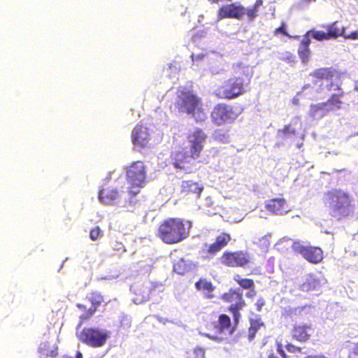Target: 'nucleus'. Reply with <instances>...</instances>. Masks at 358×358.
Instances as JSON below:
<instances>
[{"instance_id": "72a5a7b5", "label": "nucleus", "mask_w": 358, "mask_h": 358, "mask_svg": "<svg viewBox=\"0 0 358 358\" xmlns=\"http://www.w3.org/2000/svg\"><path fill=\"white\" fill-rule=\"evenodd\" d=\"M234 280L243 289H252L255 287L253 280L250 278H242L238 274L234 275Z\"/></svg>"}, {"instance_id": "58836bf2", "label": "nucleus", "mask_w": 358, "mask_h": 358, "mask_svg": "<svg viewBox=\"0 0 358 358\" xmlns=\"http://www.w3.org/2000/svg\"><path fill=\"white\" fill-rule=\"evenodd\" d=\"M276 350L282 358H289V356L284 350L282 343L280 341L276 342Z\"/></svg>"}, {"instance_id": "6ab92c4d", "label": "nucleus", "mask_w": 358, "mask_h": 358, "mask_svg": "<svg viewBox=\"0 0 358 358\" xmlns=\"http://www.w3.org/2000/svg\"><path fill=\"white\" fill-rule=\"evenodd\" d=\"M265 207L268 212L275 215H283L291 211V208L282 197L268 200Z\"/></svg>"}, {"instance_id": "6e6552de", "label": "nucleus", "mask_w": 358, "mask_h": 358, "mask_svg": "<svg viewBox=\"0 0 358 358\" xmlns=\"http://www.w3.org/2000/svg\"><path fill=\"white\" fill-rule=\"evenodd\" d=\"M220 261L222 265L227 266V267L245 268L250 264L251 257H250V254L246 251L226 250L222 254V255L220 258Z\"/></svg>"}, {"instance_id": "3c124183", "label": "nucleus", "mask_w": 358, "mask_h": 358, "mask_svg": "<svg viewBox=\"0 0 358 358\" xmlns=\"http://www.w3.org/2000/svg\"><path fill=\"white\" fill-rule=\"evenodd\" d=\"M139 192V191H136V192H134L132 190H129V194L131 195V196H134L136 195V194H138Z\"/></svg>"}, {"instance_id": "a18cd8bd", "label": "nucleus", "mask_w": 358, "mask_h": 358, "mask_svg": "<svg viewBox=\"0 0 358 358\" xmlns=\"http://www.w3.org/2000/svg\"><path fill=\"white\" fill-rule=\"evenodd\" d=\"M256 294L255 291L252 288V290L246 294L247 297H252Z\"/></svg>"}, {"instance_id": "dca6fc26", "label": "nucleus", "mask_w": 358, "mask_h": 358, "mask_svg": "<svg viewBox=\"0 0 358 358\" xmlns=\"http://www.w3.org/2000/svg\"><path fill=\"white\" fill-rule=\"evenodd\" d=\"M180 187V192L182 197L195 200L201 197L204 189L203 185L191 179L182 180Z\"/></svg>"}, {"instance_id": "c756f323", "label": "nucleus", "mask_w": 358, "mask_h": 358, "mask_svg": "<svg viewBox=\"0 0 358 358\" xmlns=\"http://www.w3.org/2000/svg\"><path fill=\"white\" fill-rule=\"evenodd\" d=\"M76 306L83 312L79 317V322L77 329L80 327L86 321L90 320L96 312L94 308H87L83 303H77Z\"/></svg>"}, {"instance_id": "a878e982", "label": "nucleus", "mask_w": 358, "mask_h": 358, "mask_svg": "<svg viewBox=\"0 0 358 358\" xmlns=\"http://www.w3.org/2000/svg\"><path fill=\"white\" fill-rule=\"evenodd\" d=\"M195 267L196 264L193 262L181 258L174 264L173 270L179 275H185L192 271Z\"/></svg>"}, {"instance_id": "37998d69", "label": "nucleus", "mask_w": 358, "mask_h": 358, "mask_svg": "<svg viewBox=\"0 0 358 358\" xmlns=\"http://www.w3.org/2000/svg\"><path fill=\"white\" fill-rule=\"evenodd\" d=\"M343 36L345 38H349V39H352V40L358 39V31H354L348 35H345L344 34V36Z\"/></svg>"}, {"instance_id": "473e14b6", "label": "nucleus", "mask_w": 358, "mask_h": 358, "mask_svg": "<svg viewBox=\"0 0 358 358\" xmlns=\"http://www.w3.org/2000/svg\"><path fill=\"white\" fill-rule=\"evenodd\" d=\"M336 22L331 23L327 27V35L329 40L331 38H336L340 36H344L345 29H339L336 26Z\"/></svg>"}, {"instance_id": "ea45409f", "label": "nucleus", "mask_w": 358, "mask_h": 358, "mask_svg": "<svg viewBox=\"0 0 358 358\" xmlns=\"http://www.w3.org/2000/svg\"><path fill=\"white\" fill-rule=\"evenodd\" d=\"M205 351L203 349L201 348H196L194 350V354L192 357H189V358H204Z\"/></svg>"}, {"instance_id": "4c0bfd02", "label": "nucleus", "mask_w": 358, "mask_h": 358, "mask_svg": "<svg viewBox=\"0 0 358 358\" xmlns=\"http://www.w3.org/2000/svg\"><path fill=\"white\" fill-rule=\"evenodd\" d=\"M279 34L290 37L286 31V23L285 22H282L280 26L273 31V34L275 36H277Z\"/></svg>"}, {"instance_id": "8fccbe9b", "label": "nucleus", "mask_w": 358, "mask_h": 358, "mask_svg": "<svg viewBox=\"0 0 358 358\" xmlns=\"http://www.w3.org/2000/svg\"><path fill=\"white\" fill-rule=\"evenodd\" d=\"M76 358H83V355L80 352H77Z\"/></svg>"}, {"instance_id": "f03ea898", "label": "nucleus", "mask_w": 358, "mask_h": 358, "mask_svg": "<svg viewBox=\"0 0 358 358\" xmlns=\"http://www.w3.org/2000/svg\"><path fill=\"white\" fill-rule=\"evenodd\" d=\"M192 223L178 217H169L160 222L157 236L167 245L178 243L186 239L190 233Z\"/></svg>"}, {"instance_id": "cd10ccee", "label": "nucleus", "mask_w": 358, "mask_h": 358, "mask_svg": "<svg viewBox=\"0 0 358 358\" xmlns=\"http://www.w3.org/2000/svg\"><path fill=\"white\" fill-rule=\"evenodd\" d=\"M308 33L309 32H308L304 36L303 40L301 41L299 44V47L298 49L299 56L303 62H306L310 55V50L309 48V45L310 44V39L308 36Z\"/></svg>"}, {"instance_id": "09e8293b", "label": "nucleus", "mask_w": 358, "mask_h": 358, "mask_svg": "<svg viewBox=\"0 0 358 358\" xmlns=\"http://www.w3.org/2000/svg\"><path fill=\"white\" fill-rule=\"evenodd\" d=\"M211 3H218L220 1H222V0H208Z\"/></svg>"}, {"instance_id": "b1692460", "label": "nucleus", "mask_w": 358, "mask_h": 358, "mask_svg": "<svg viewBox=\"0 0 358 358\" xmlns=\"http://www.w3.org/2000/svg\"><path fill=\"white\" fill-rule=\"evenodd\" d=\"M330 108L325 102L316 104H311L310 106L309 115L316 120H320L330 113Z\"/></svg>"}, {"instance_id": "79ce46f5", "label": "nucleus", "mask_w": 358, "mask_h": 358, "mask_svg": "<svg viewBox=\"0 0 358 358\" xmlns=\"http://www.w3.org/2000/svg\"><path fill=\"white\" fill-rule=\"evenodd\" d=\"M265 306V301L263 298H259L257 299V302L255 303L256 310L258 312L262 311V309L263 306Z\"/></svg>"}, {"instance_id": "20e7f679", "label": "nucleus", "mask_w": 358, "mask_h": 358, "mask_svg": "<svg viewBox=\"0 0 358 358\" xmlns=\"http://www.w3.org/2000/svg\"><path fill=\"white\" fill-rule=\"evenodd\" d=\"M325 204L330 215L338 220L348 216L351 212L350 195L339 189H334L325 194Z\"/></svg>"}, {"instance_id": "2f4dec72", "label": "nucleus", "mask_w": 358, "mask_h": 358, "mask_svg": "<svg viewBox=\"0 0 358 358\" xmlns=\"http://www.w3.org/2000/svg\"><path fill=\"white\" fill-rule=\"evenodd\" d=\"M297 134V129L292 123L285 125L283 128L278 129L277 131V135L280 138H287L291 136H296Z\"/></svg>"}, {"instance_id": "a19ab883", "label": "nucleus", "mask_w": 358, "mask_h": 358, "mask_svg": "<svg viewBox=\"0 0 358 358\" xmlns=\"http://www.w3.org/2000/svg\"><path fill=\"white\" fill-rule=\"evenodd\" d=\"M150 299V293L146 292L145 294L143 295L141 298H138L136 295V297L134 299V302L136 303H141L148 301Z\"/></svg>"}, {"instance_id": "393cba45", "label": "nucleus", "mask_w": 358, "mask_h": 358, "mask_svg": "<svg viewBox=\"0 0 358 358\" xmlns=\"http://www.w3.org/2000/svg\"><path fill=\"white\" fill-rule=\"evenodd\" d=\"M216 332L222 334L227 331L229 334H232L234 328L231 325L230 317L226 314H221L218 317L217 324L215 327Z\"/></svg>"}, {"instance_id": "0eeeda50", "label": "nucleus", "mask_w": 358, "mask_h": 358, "mask_svg": "<svg viewBox=\"0 0 358 358\" xmlns=\"http://www.w3.org/2000/svg\"><path fill=\"white\" fill-rule=\"evenodd\" d=\"M236 108L225 103H217L212 109L210 119L213 124L222 126L234 122L238 117Z\"/></svg>"}, {"instance_id": "a211bd4d", "label": "nucleus", "mask_w": 358, "mask_h": 358, "mask_svg": "<svg viewBox=\"0 0 358 358\" xmlns=\"http://www.w3.org/2000/svg\"><path fill=\"white\" fill-rule=\"evenodd\" d=\"M327 89L329 91H339L338 93L332 94L325 101L328 107L330 108V110L333 111L341 109L344 103L342 99L344 96L345 93L343 91H341L340 85L331 83L327 85Z\"/></svg>"}, {"instance_id": "f704fd0d", "label": "nucleus", "mask_w": 358, "mask_h": 358, "mask_svg": "<svg viewBox=\"0 0 358 358\" xmlns=\"http://www.w3.org/2000/svg\"><path fill=\"white\" fill-rule=\"evenodd\" d=\"M285 348L286 350L292 354H302L303 348L301 347L297 346L296 345L292 344V343H287L285 345Z\"/></svg>"}, {"instance_id": "f3484780", "label": "nucleus", "mask_w": 358, "mask_h": 358, "mask_svg": "<svg viewBox=\"0 0 358 358\" xmlns=\"http://www.w3.org/2000/svg\"><path fill=\"white\" fill-rule=\"evenodd\" d=\"M131 141L133 144L139 148L148 145L150 140V134L148 129L142 124H136L131 131Z\"/></svg>"}, {"instance_id": "7c9ffc66", "label": "nucleus", "mask_w": 358, "mask_h": 358, "mask_svg": "<svg viewBox=\"0 0 358 358\" xmlns=\"http://www.w3.org/2000/svg\"><path fill=\"white\" fill-rule=\"evenodd\" d=\"M87 299L91 303V307L94 308L96 311L101 304L104 303L106 305L108 303V301H106L104 296L98 291L92 292Z\"/></svg>"}, {"instance_id": "4468645a", "label": "nucleus", "mask_w": 358, "mask_h": 358, "mask_svg": "<svg viewBox=\"0 0 358 358\" xmlns=\"http://www.w3.org/2000/svg\"><path fill=\"white\" fill-rule=\"evenodd\" d=\"M170 159L171 164L176 169L183 170L187 173H192L191 170L193 165L192 157L185 148L172 151Z\"/></svg>"}, {"instance_id": "f8f14e48", "label": "nucleus", "mask_w": 358, "mask_h": 358, "mask_svg": "<svg viewBox=\"0 0 358 358\" xmlns=\"http://www.w3.org/2000/svg\"><path fill=\"white\" fill-rule=\"evenodd\" d=\"M315 333V327L311 322H295L291 329L290 334L292 340L300 343L308 342Z\"/></svg>"}, {"instance_id": "e433bc0d", "label": "nucleus", "mask_w": 358, "mask_h": 358, "mask_svg": "<svg viewBox=\"0 0 358 358\" xmlns=\"http://www.w3.org/2000/svg\"><path fill=\"white\" fill-rule=\"evenodd\" d=\"M102 234L101 230L99 227H95L91 229L90 231V238L92 241L97 240Z\"/></svg>"}, {"instance_id": "423d86ee", "label": "nucleus", "mask_w": 358, "mask_h": 358, "mask_svg": "<svg viewBox=\"0 0 358 358\" xmlns=\"http://www.w3.org/2000/svg\"><path fill=\"white\" fill-rule=\"evenodd\" d=\"M78 341L94 348H101L107 342L109 333L96 327H85L80 331L76 333Z\"/></svg>"}, {"instance_id": "f257e3e1", "label": "nucleus", "mask_w": 358, "mask_h": 358, "mask_svg": "<svg viewBox=\"0 0 358 358\" xmlns=\"http://www.w3.org/2000/svg\"><path fill=\"white\" fill-rule=\"evenodd\" d=\"M232 69V76L224 80L213 92V94L219 99L231 100L243 95L251 82L252 72L248 66L237 63L233 64Z\"/></svg>"}, {"instance_id": "1a4fd4ad", "label": "nucleus", "mask_w": 358, "mask_h": 358, "mask_svg": "<svg viewBox=\"0 0 358 358\" xmlns=\"http://www.w3.org/2000/svg\"><path fill=\"white\" fill-rule=\"evenodd\" d=\"M292 249L294 253L301 255L306 261L313 264L322 262L324 259L323 250L320 247L303 245L299 241L293 242Z\"/></svg>"}, {"instance_id": "9b49d317", "label": "nucleus", "mask_w": 358, "mask_h": 358, "mask_svg": "<svg viewBox=\"0 0 358 358\" xmlns=\"http://www.w3.org/2000/svg\"><path fill=\"white\" fill-rule=\"evenodd\" d=\"M128 182L133 187H142L145 183L146 171L143 162H134L126 171Z\"/></svg>"}, {"instance_id": "5701e85b", "label": "nucleus", "mask_w": 358, "mask_h": 358, "mask_svg": "<svg viewBox=\"0 0 358 358\" xmlns=\"http://www.w3.org/2000/svg\"><path fill=\"white\" fill-rule=\"evenodd\" d=\"M120 192L116 189H101L99 193L100 201L106 205L116 203L120 199Z\"/></svg>"}, {"instance_id": "c03bdc74", "label": "nucleus", "mask_w": 358, "mask_h": 358, "mask_svg": "<svg viewBox=\"0 0 358 358\" xmlns=\"http://www.w3.org/2000/svg\"><path fill=\"white\" fill-rule=\"evenodd\" d=\"M352 354L354 355L358 356V342L355 344L353 350H352Z\"/></svg>"}, {"instance_id": "c9c22d12", "label": "nucleus", "mask_w": 358, "mask_h": 358, "mask_svg": "<svg viewBox=\"0 0 358 358\" xmlns=\"http://www.w3.org/2000/svg\"><path fill=\"white\" fill-rule=\"evenodd\" d=\"M312 36L317 41L329 40L327 32L323 31H313Z\"/></svg>"}, {"instance_id": "c85d7f7f", "label": "nucleus", "mask_w": 358, "mask_h": 358, "mask_svg": "<svg viewBox=\"0 0 358 358\" xmlns=\"http://www.w3.org/2000/svg\"><path fill=\"white\" fill-rule=\"evenodd\" d=\"M249 322L250 327L248 328V338L251 341L255 338L257 332L261 327H264L265 324L260 316H257L255 318H250Z\"/></svg>"}, {"instance_id": "7ed1b4c3", "label": "nucleus", "mask_w": 358, "mask_h": 358, "mask_svg": "<svg viewBox=\"0 0 358 358\" xmlns=\"http://www.w3.org/2000/svg\"><path fill=\"white\" fill-rule=\"evenodd\" d=\"M175 106L179 113L191 115L197 122H201L206 118L201 98L192 90L185 88L178 90Z\"/></svg>"}, {"instance_id": "aec40b11", "label": "nucleus", "mask_w": 358, "mask_h": 358, "mask_svg": "<svg viewBox=\"0 0 358 358\" xmlns=\"http://www.w3.org/2000/svg\"><path fill=\"white\" fill-rule=\"evenodd\" d=\"M196 289L206 299H213L216 297L215 286L206 278H200L194 284Z\"/></svg>"}, {"instance_id": "bb28decb", "label": "nucleus", "mask_w": 358, "mask_h": 358, "mask_svg": "<svg viewBox=\"0 0 358 358\" xmlns=\"http://www.w3.org/2000/svg\"><path fill=\"white\" fill-rule=\"evenodd\" d=\"M320 287V281L313 273H309L306 280L300 285V289L303 292L317 290Z\"/></svg>"}, {"instance_id": "2eb2a0df", "label": "nucleus", "mask_w": 358, "mask_h": 358, "mask_svg": "<svg viewBox=\"0 0 358 358\" xmlns=\"http://www.w3.org/2000/svg\"><path fill=\"white\" fill-rule=\"evenodd\" d=\"M231 240V236L229 233L222 232L217 235L213 243L205 245L206 248L202 250L205 257L210 258L215 256L229 243Z\"/></svg>"}, {"instance_id": "49530a36", "label": "nucleus", "mask_w": 358, "mask_h": 358, "mask_svg": "<svg viewBox=\"0 0 358 358\" xmlns=\"http://www.w3.org/2000/svg\"><path fill=\"white\" fill-rule=\"evenodd\" d=\"M268 358H279V357L275 354V352L273 350H271L268 355Z\"/></svg>"}, {"instance_id": "de8ad7c7", "label": "nucleus", "mask_w": 358, "mask_h": 358, "mask_svg": "<svg viewBox=\"0 0 358 358\" xmlns=\"http://www.w3.org/2000/svg\"><path fill=\"white\" fill-rule=\"evenodd\" d=\"M307 358H326V357L323 355H310V356H308Z\"/></svg>"}, {"instance_id": "4be33fe9", "label": "nucleus", "mask_w": 358, "mask_h": 358, "mask_svg": "<svg viewBox=\"0 0 358 358\" xmlns=\"http://www.w3.org/2000/svg\"><path fill=\"white\" fill-rule=\"evenodd\" d=\"M310 76L317 81L323 80H332L334 78H338V72L333 67H322L317 69L310 73Z\"/></svg>"}, {"instance_id": "9d476101", "label": "nucleus", "mask_w": 358, "mask_h": 358, "mask_svg": "<svg viewBox=\"0 0 358 358\" xmlns=\"http://www.w3.org/2000/svg\"><path fill=\"white\" fill-rule=\"evenodd\" d=\"M221 299L223 301L230 303L228 310L232 314L234 324L237 325L241 316L240 310L246 305L243 294L231 289L228 292L224 293Z\"/></svg>"}, {"instance_id": "ddd939ff", "label": "nucleus", "mask_w": 358, "mask_h": 358, "mask_svg": "<svg viewBox=\"0 0 358 358\" xmlns=\"http://www.w3.org/2000/svg\"><path fill=\"white\" fill-rule=\"evenodd\" d=\"M207 135L200 129L196 128L187 136L189 143V151L188 152L193 159L199 158L203 150V144L206 141Z\"/></svg>"}, {"instance_id": "412c9836", "label": "nucleus", "mask_w": 358, "mask_h": 358, "mask_svg": "<svg viewBox=\"0 0 358 358\" xmlns=\"http://www.w3.org/2000/svg\"><path fill=\"white\" fill-rule=\"evenodd\" d=\"M38 352L41 358L56 357L58 355L57 339L42 342L38 347Z\"/></svg>"}, {"instance_id": "39448f33", "label": "nucleus", "mask_w": 358, "mask_h": 358, "mask_svg": "<svg viewBox=\"0 0 358 358\" xmlns=\"http://www.w3.org/2000/svg\"><path fill=\"white\" fill-rule=\"evenodd\" d=\"M263 4V0H256L252 7L245 8L239 3L222 5L219 8L217 16L219 19L241 20L245 15L248 21H253L258 15L259 9Z\"/></svg>"}]
</instances>
